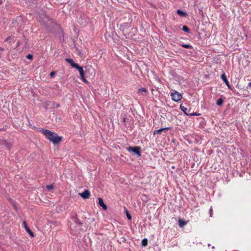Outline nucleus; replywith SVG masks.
I'll list each match as a JSON object with an SVG mask.
<instances>
[{"label":"nucleus","mask_w":251,"mask_h":251,"mask_svg":"<svg viewBox=\"0 0 251 251\" xmlns=\"http://www.w3.org/2000/svg\"><path fill=\"white\" fill-rule=\"evenodd\" d=\"M41 131L46 137L54 144L60 142L62 137L58 136L55 133L48 129H42Z\"/></svg>","instance_id":"obj_1"},{"label":"nucleus","mask_w":251,"mask_h":251,"mask_svg":"<svg viewBox=\"0 0 251 251\" xmlns=\"http://www.w3.org/2000/svg\"><path fill=\"white\" fill-rule=\"evenodd\" d=\"M126 149H127V151H130V152L132 151V152H134L135 154H136V155H137L138 156H141V148L140 147L136 146L134 147H132L129 146L128 148H127Z\"/></svg>","instance_id":"obj_2"},{"label":"nucleus","mask_w":251,"mask_h":251,"mask_svg":"<svg viewBox=\"0 0 251 251\" xmlns=\"http://www.w3.org/2000/svg\"><path fill=\"white\" fill-rule=\"evenodd\" d=\"M171 96L174 101L177 102L180 100L182 98L181 94L176 91L172 93Z\"/></svg>","instance_id":"obj_3"},{"label":"nucleus","mask_w":251,"mask_h":251,"mask_svg":"<svg viewBox=\"0 0 251 251\" xmlns=\"http://www.w3.org/2000/svg\"><path fill=\"white\" fill-rule=\"evenodd\" d=\"M75 68H76L79 71L80 75L82 80H83V81L85 82H86L87 81L85 79V77H84V71L83 70V68L79 66L78 65V64H77V65H75Z\"/></svg>","instance_id":"obj_4"},{"label":"nucleus","mask_w":251,"mask_h":251,"mask_svg":"<svg viewBox=\"0 0 251 251\" xmlns=\"http://www.w3.org/2000/svg\"><path fill=\"white\" fill-rule=\"evenodd\" d=\"M79 195L84 199H88L91 196L89 190H85L83 192L79 193Z\"/></svg>","instance_id":"obj_5"},{"label":"nucleus","mask_w":251,"mask_h":251,"mask_svg":"<svg viewBox=\"0 0 251 251\" xmlns=\"http://www.w3.org/2000/svg\"><path fill=\"white\" fill-rule=\"evenodd\" d=\"M180 107L181 110L187 115H199V114H197L196 113H190L188 112V109L184 106L181 105Z\"/></svg>","instance_id":"obj_6"},{"label":"nucleus","mask_w":251,"mask_h":251,"mask_svg":"<svg viewBox=\"0 0 251 251\" xmlns=\"http://www.w3.org/2000/svg\"><path fill=\"white\" fill-rule=\"evenodd\" d=\"M98 200L99 205L101 206L104 210H106L107 207L106 205L104 204L103 199L101 198H99Z\"/></svg>","instance_id":"obj_7"},{"label":"nucleus","mask_w":251,"mask_h":251,"mask_svg":"<svg viewBox=\"0 0 251 251\" xmlns=\"http://www.w3.org/2000/svg\"><path fill=\"white\" fill-rule=\"evenodd\" d=\"M23 224L24 225V227H25V228L26 230V231L28 233V234L31 237H33L34 236V234H33V232L28 228V227L27 226V225L26 224V222L25 221H24L23 222Z\"/></svg>","instance_id":"obj_8"},{"label":"nucleus","mask_w":251,"mask_h":251,"mask_svg":"<svg viewBox=\"0 0 251 251\" xmlns=\"http://www.w3.org/2000/svg\"><path fill=\"white\" fill-rule=\"evenodd\" d=\"M221 77L222 79V80L225 82V83L228 86V87L230 88V84H229V81H228V80L226 78V74H223L221 75Z\"/></svg>","instance_id":"obj_9"},{"label":"nucleus","mask_w":251,"mask_h":251,"mask_svg":"<svg viewBox=\"0 0 251 251\" xmlns=\"http://www.w3.org/2000/svg\"><path fill=\"white\" fill-rule=\"evenodd\" d=\"M170 129L169 127L161 128L154 131L153 134H161V133L164 130H168Z\"/></svg>","instance_id":"obj_10"},{"label":"nucleus","mask_w":251,"mask_h":251,"mask_svg":"<svg viewBox=\"0 0 251 251\" xmlns=\"http://www.w3.org/2000/svg\"><path fill=\"white\" fill-rule=\"evenodd\" d=\"M66 61L68 62L70 64V65H71V66L73 67V68H75V65H77V63H75L74 62L73 60L71 59V58H66Z\"/></svg>","instance_id":"obj_11"},{"label":"nucleus","mask_w":251,"mask_h":251,"mask_svg":"<svg viewBox=\"0 0 251 251\" xmlns=\"http://www.w3.org/2000/svg\"><path fill=\"white\" fill-rule=\"evenodd\" d=\"M187 224V222L186 221H184L182 219H179L178 220V225L180 227H183L185 225H186Z\"/></svg>","instance_id":"obj_12"},{"label":"nucleus","mask_w":251,"mask_h":251,"mask_svg":"<svg viewBox=\"0 0 251 251\" xmlns=\"http://www.w3.org/2000/svg\"><path fill=\"white\" fill-rule=\"evenodd\" d=\"M176 13L180 16H182V17H185L186 16H187V14L182 11V10H180V9H178L176 11Z\"/></svg>","instance_id":"obj_13"},{"label":"nucleus","mask_w":251,"mask_h":251,"mask_svg":"<svg viewBox=\"0 0 251 251\" xmlns=\"http://www.w3.org/2000/svg\"><path fill=\"white\" fill-rule=\"evenodd\" d=\"M2 144L5 146L6 148L8 150H10V144L8 143L6 141H2Z\"/></svg>","instance_id":"obj_14"},{"label":"nucleus","mask_w":251,"mask_h":251,"mask_svg":"<svg viewBox=\"0 0 251 251\" xmlns=\"http://www.w3.org/2000/svg\"><path fill=\"white\" fill-rule=\"evenodd\" d=\"M223 103V100L221 98L219 99L217 101V104L218 105L221 106L222 105Z\"/></svg>","instance_id":"obj_15"},{"label":"nucleus","mask_w":251,"mask_h":251,"mask_svg":"<svg viewBox=\"0 0 251 251\" xmlns=\"http://www.w3.org/2000/svg\"><path fill=\"white\" fill-rule=\"evenodd\" d=\"M148 240L147 239H144L142 241V245L143 246H146L148 245Z\"/></svg>","instance_id":"obj_16"},{"label":"nucleus","mask_w":251,"mask_h":251,"mask_svg":"<svg viewBox=\"0 0 251 251\" xmlns=\"http://www.w3.org/2000/svg\"><path fill=\"white\" fill-rule=\"evenodd\" d=\"M182 30L186 32H190L189 28L187 26H186V25L183 26Z\"/></svg>","instance_id":"obj_17"},{"label":"nucleus","mask_w":251,"mask_h":251,"mask_svg":"<svg viewBox=\"0 0 251 251\" xmlns=\"http://www.w3.org/2000/svg\"><path fill=\"white\" fill-rule=\"evenodd\" d=\"M182 47L189 49L192 48V46L189 44H183L182 45Z\"/></svg>","instance_id":"obj_18"},{"label":"nucleus","mask_w":251,"mask_h":251,"mask_svg":"<svg viewBox=\"0 0 251 251\" xmlns=\"http://www.w3.org/2000/svg\"><path fill=\"white\" fill-rule=\"evenodd\" d=\"M46 188L47 189V190H48L49 191H50L52 189H53V186L52 185H47L46 186Z\"/></svg>","instance_id":"obj_19"},{"label":"nucleus","mask_w":251,"mask_h":251,"mask_svg":"<svg viewBox=\"0 0 251 251\" xmlns=\"http://www.w3.org/2000/svg\"><path fill=\"white\" fill-rule=\"evenodd\" d=\"M142 92H146L147 89L145 88H142L138 90V93H141Z\"/></svg>","instance_id":"obj_20"},{"label":"nucleus","mask_w":251,"mask_h":251,"mask_svg":"<svg viewBox=\"0 0 251 251\" xmlns=\"http://www.w3.org/2000/svg\"><path fill=\"white\" fill-rule=\"evenodd\" d=\"M126 216H127V218L129 219V220H130L131 219V216L130 215V214H129L128 213V212H126Z\"/></svg>","instance_id":"obj_21"},{"label":"nucleus","mask_w":251,"mask_h":251,"mask_svg":"<svg viewBox=\"0 0 251 251\" xmlns=\"http://www.w3.org/2000/svg\"><path fill=\"white\" fill-rule=\"evenodd\" d=\"M27 58L29 59H31L33 57L32 55L31 54H28L26 56Z\"/></svg>","instance_id":"obj_22"},{"label":"nucleus","mask_w":251,"mask_h":251,"mask_svg":"<svg viewBox=\"0 0 251 251\" xmlns=\"http://www.w3.org/2000/svg\"><path fill=\"white\" fill-rule=\"evenodd\" d=\"M55 74V72H51L50 73V76L51 77H53Z\"/></svg>","instance_id":"obj_23"},{"label":"nucleus","mask_w":251,"mask_h":251,"mask_svg":"<svg viewBox=\"0 0 251 251\" xmlns=\"http://www.w3.org/2000/svg\"><path fill=\"white\" fill-rule=\"evenodd\" d=\"M210 217H211V216H212V208H211H211H210Z\"/></svg>","instance_id":"obj_24"},{"label":"nucleus","mask_w":251,"mask_h":251,"mask_svg":"<svg viewBox=\"0 0 251 251\" xmlns=\"http://www.w3.org/2000/svg\"><path fill=\"white\" fill-rule=\"evenodd\" d=\"M248 86L249 87H251V82H250L249 84H248Z\"/></svg>","instance_id":"obj_25"},{"label":"nucleus","mask_w":251,"mask_h":251,"mask_svg":"<svg viewBox=\"0 0 251 251\" xmlns=\"http://www.w3.org/2000/svg\"><path fill=\"white\" fill-rule=\"evenodd\" d=\"M19 45H20V42H18L17 43V46H19Z\"/></svg>","instance_id":"obj_26"},{"label":"nucleus","mask_w":251,"mask_h":251,"mask_svg":"<svg viewBox=\"0 0 251 251\" xmlns=\"http://www.w3.org/2000/svg\"><path fill=\"white\" fill-rule=\"evenodd\" d=\"M9 39V37H8L6 39H5V41H7L8 40V39Z\"/></svg>","instance_id":"obj_27"},{"label":"nucleus","mask_w":251,"mask_h":251,"mask_svg":"<svg viewBox=\"0 0 251 251\" xmlns=\"http://www.w3.org/2000/svg\"><path fill=\"white\" fill-rule=\"evenodd\" d=\"M47 106H49V103H47Z\"/></svg>","instance_id":"obj_28"},{"label":"nucleus","mask_w":251,"mask_h":251,"mask_svg":"<svg viewBox=\"0 0 251 251\" xmlns=\"http://www.w3.org/2000/svg\"><path fill=\"white\" fill-rule=\"evenodd\" d=\"M250 21H251V18H250Z\"/></svg>","instance_id":"obj_29"}]
</instances>
